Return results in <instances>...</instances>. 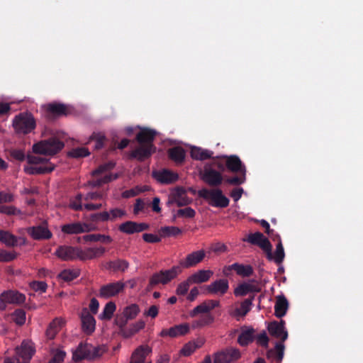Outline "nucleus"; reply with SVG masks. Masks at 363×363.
<instances>
[{
    "label": "nucleus",
    "instance_id": "obj_1",
    "mask_svg": "<svg viewBox=\"0 0 363 363\" xmlns=\"http://www.w3.org/2000/svg\"><path fill=\"white\" fill-rule=\"evenodd\" d=\"M267 330L269 334L279 339L281 342H277L274 349L269 350L267 352V358L276 357L277 360L281 361L284 357V345L283 342L288 338V332L280 328L278 321L274 320L269 323Z\"/></svg>",
    "mask_w": 363,
    "mask_h": 363
},
{
    "label": "nucleus",
    "instance_id": "obj_2",
    "mask_svg": "<svg viewBox=\"0 0 363 363\" xmlns=\"http://www.w3.org/2000/svg\"><path fill=\"white\" fill-rule=\"evenodd\" d=\"M116 163L114 162L109 161L99 166V167L92 172L94 179L90 182V184L94 187H97L117 179L120 177L118 173H107L113 169Z\"/></svg>",
    "mask_w": 363,
    "mask_h": 363
},
{
    "label": "nucleus",
    "instance_id": "obj_3",
    "mask_svg": "<svg viewBox=\"0 0 363 363\" xmlns=\"http://www.w3.org/2000/svg\"><path fill=\"white\" fill-rule=\"evenodd\" d=\"M106 352L105 347H94L91 344L80 342L76 350L73 352L72 359L74 362L82 359H94L100 357Z\"/></svg>",
    "mask_w": 363,
    "mask_h": 363
},
{
    "label": "nucleus",
    "instance_id": "obj_4",
    "mask_svg": "<svg viewBox=\"0 0 363 363\" xmlns=\"http://www.w3.org/2000/svg\"><path fill=\"white\" fill-rule=\"evenodd\" d=\"M63 147L62 141L55 137H52L35 143L32 150L35 154L51 156L60 152Z\"/></svg>",
    "mask_w": 363,
    "mask_h": 363
},
{
    "label": "nucleus",
    "instance_id": "obj_5",
    "mask_svg": "<svg viewBox=\"0 0 363 363\" xmlns=\"http://www.w3.org/2000/svg\"><path fill=\"white\" fill-rule=\"evenodd\" d=\"M199 197L208 201V203L217 208H226L229 206L230 200L223 194L220 189H201L198 191Z\"/></svg>",
    "mask_w": 363,
    "mask_h": 363
},
{
    "label": "nucleus",
    "instance_id": "obj_6",
    "mask_svg": "<svg viewBox=\"0 0 363 363\" xmlns=\"http://www.w3.org/2000/svg\"><path fill=\"white\" fill-rule=\"evenodd\" d=\"M13 126L16 133L28 134L35 128L36 123L33 114L26 111L14 117Z\"/></svg>",
    "mask_w": 363,
    "mask_h": 363
},
{
    "label": "nucleus",
    "instance_id": "obj_7",
    "mask_svg": "<svg viewBox=\"0 0 363 363\" xmlns=\"http://www.w3.org/2000/svg\"><path fill=\"white\" fill-rule=\"evenodd\" d=\"M181 272L182 269L179 266H174L169 269L161 270L159 272L154 273L150 278L147 289L150 290L159 284L163 285L168 284Z\"/></svg>",
    "mask_w": 363,
    "mask_h": 363
},
{
    "label": "nucleus",
    "instance_id": "obj_8",
    "mask_svg": "<svg viewBox=\"0 0 363 363\" xmlns=\"http://www.w3.org/2000/svg\"><path fill=\"white\" fill-rule=\"evenodd\" d=\"M35 352L33 343L29 340H23L21 345L16 348L17 363H29Z\"/></svg>",
    "mask_w": 363,
    "mask_h": 363
},
{
    "label": "nucleus",
    "instance_id": "obj_9",
    "mask_svg": "<svg viewBox=\"0 0 363 363\" xmlns=\"http://www.w3.org/2000/svg\"><path fill=\"white\" fill-rule=\"evenodd\" d=\"M140 312L137 304H130L123 308L121 313L117 314L115 318L116 325L120 328L125 326L130 320L134 319Z\"/></svg>",
    "mask_w": 363,
    "mask_h": 363
},
{
    "label": "nucleus",
    "instance_id": "obj_10",
    "mask_svg": "<svg viewBox=\"0 0 363 363\" xmlns=\"http://www.w3.org/2000/svg\"><path fill=\"white\" fill-rule=\"evenodd\" d=\"M125 289V284L121 281L109 283L101 286L98 296L102 298H109L117 296Z\"/></svg>",
    "mask_w": 363,
    "mask_h": 363
},
{
    "label": "nucleus",
    "instance_id": "obj_11",
    "mask_svg": "<svg viewBox=\"0 0 363 363\" xmlns=\"http://www.w3.org/2000/svg\"><path fill=\"white\" fill-rule=\"evenodd\" d=\"M240 357L238 349L229 347L215 354L213 363H231Z\"/></svg>",
    "mask_w": 363,
    "mask_h": 363
},
{
    "label": "nucleus",
    "instance_id": "obj_12",
    "mask_svg": "<svg viewBox=\"0 0 363 363\" xmlns=\"http://www.w3.org/2000/svg\"><path fill=\"white\" fill-rule=\"evenodd\" d=\"M203 181L211 186H218L222 184L223 176L220 172L206 164L201 177Z\"/></svg>",
    "mask_w": 363,
    "mask_h": 363
},
{
    "label": "nucleus",
    "instance_id": "obj_13",
    "mask_svg": "<svg viewBox=\"0 0 363 363\" xmlns=\"http://www.w3.org/2000/svg\"><path fill=\"white\" fill-rule=\"evenodd\" d=\"M229 289V282L225 279H217L204 286L206 294L223 296Z\"/></svg>",
    "mask_w": 363,
    "mask_h": 363
},
{
    "label": "nucleus",
    "instance_id": "obj_14",
    "mask_svg": "<svg viewBox=\"0 0 363 363\" xmlns=\"http://www.w3.org/2000/svg\"><path fill=\"white\" fill-rule=\"evenodd\" d=\"M55 255L63 261L74 260L79 257V247L70 245H60L55 252Z\"/></svg>",
    "mask_w": 363,
    "mask_h": 363
},
{
    "label": "nucleus",
    "instance_id": "obj_15",
    "mask_svg": "<svg viewBox=\"0 0 363 363\" xmlns=\"http://www.w3.org/2000/svg\"><path fill=\"white\" fill-rule=\"evenodd\" d=\"M94 230L90 225L81 223L74 222L62 225L61 230L65 234L73 235L87 233Z\"/></svg>",
    "mask_w": 363,
    "mask_h": 363
},
{
    "label": "nucleus",
    "instance_id": "obj_16",
    "mask_svg": "<svg viewBox=\"0 0 363 363\" xmlns=\"http://www.w3.org/2000/svg\"><path fill=\"white\" fill-rule=\"evenodd\" d=\"M149 225L145 223H136L134 221H125L118 226V230L125 234L140 233L149 229Z\"/></svg>",
    "mask_w": 363,
    "mask_h": 363
},
{
    "label": "nucleus",
    "instance_id": "obj_17",
    "mask_svg": "<svg viewBox=\"0 0 363 363\" xmlns=\"http://www.w3.org/2000/svg\"><path fill=\"white\" fill-rule=\"evenodd\" d=\"M27 233L33 239L36 240H48L52 236V233L45 224L29 227L27 229Z\"/></svg>",
    "mask_w": 363,
    "mask_h": 363
},
{
    "label": "nucleus",
    "instance_id": "obj_18",
    "mask_svg": "<svg viewBox=\"0 0 363 363\" xmlns=\"http://www.w3.org/2000/svg\"><path fill=\"white\" fill-rule=\"evenodd\" d=\"M80 318L83 332L86 335L91 334L95 330L96 320L87 308H84L82 310Z\"/></svg>",
    "mask_w": 363,
    "mask_h": 363
},
{
    "label": "nucleus",
    "instance_id": "obj_19",
    "mask_svg": "<svg viewBox=\"0 0 363 363\" xmlns=\"http://www.w3.org/2000/svg\"><path fill=\"white\" fill-rule=\"evenodd\" d=\"M171 196L169 203H176L178 206H186L192 202V199L186 195V189L182 186L177 187Z\"/></svg>",
    "mask_w": 363,
    "mask_h": 363
},
{
    "label": "nucleus",
    "instance_id": "obj_20",
    "mask_svg": "<svg viewBox=\"0 0 363 363\" xmlns=\"http://www.w3.org/2000/svg\"><path fill=\"white\" fill-rule=\"evenodd\" d=\"M155 150L156 147L154 145H140V147L131 152L130 157L142 162L150 157L155 152Z\"/></svg>",
    "mask_w": 363,
    "mask_h": 363
},
{
    "label": "nucleus",
    "instance_id": "obj_21",
    "mask_svg": "<svg viewBox=\"0 0 363 363\" xmlns=\"http://www.w3.org/2000/svg\"><path fill=\"white\" fill-rule=\"evenodd\" d=\"M206 256L204 250L194 251L189 254L185 259L181 260L179 264L184 268H190L200 263Z\"/></svg>",
    "mask_w": 363,
    "mask_h": 363
},
{
    "label": "nucleus",
    "instance_id": "obj_22",
    "mask_svg": "<svg viewBox=\"0 0 363 363\" xmlns=\"http://www.w3.org/2000/svg\"><path fill=\"white\" fill-rule=\"evenodd\" d=\"M1 298L2 299L4 304H21L26 301V296L17 291H4L1 294Z\"/></svg>",
    "mask_w": 363,
    "mask_h": 363
},
{
    "label": "nucleus",
    "instance_id": "obj_23",
    "mask_svg": "<svg viewBox=\"0 0 363 363\" xmlns=\"http://www.w3.org/2000/svg\"><path fill=\"white\" fill-rule=\"evenodd\" d=\"M106 252V249L103 247H88L84 250L79 247L78 259L82 261L92 259L102 256Z\"/></svg>",
    "mask_w": 363,
    "mask_h": 363
},
{
    "label": "nucleus",
    "instance_id": "obj_24",
    "mask_svg": "<svg viewBox=\"0 0 363 363\" xmlns=\"http://www.w3.org/2000/svg\"><path fill=\"white\" fill-rule=\"evenodd\" d=\"M189 331V326L187 323L174 325L169 329H163L160 335L161 337L169 336L176 337L180 335H184Z\"/></svg>",
    "mask_w": 363,
    "mask_h": 363
},
{
    "label": "nucleus",
    "instance_id": "obj_25",
    "mask_svg": "<svg viewBox=\"0 0 363 363\" xmlns=\"http://www.w3.org/2000/svg\"><path fill=\"white\" fill-rule=\"evenodd\" d=\"M223 157L225 159V164L228 171L238 172H242V169H246L245 166L242 164L238 156L233 155Z\"/></svg>",
    "mask_w": 363,
    "mask_h": 363
},
{
    "label": "nucleus",
    "instance_id": "obj_26",
    "mask_svg": "<svg viewBox=\"0 0 363 363\" xmlns=\"http://www.w3.org/2000/svg\"><path fill=\"white\" fill-rule=\"evenodd\" d=\"M255 330L253 328L242 327L238 337V342L242 347L247 346L255 339Z\"/></svg>",
    "mask_w": 363,
    "mask_h": 363
},
{
    "label": "nucleus",
    "instance_id": "obj_27",
    "mask_svg": "<svg viewBox=\"0 0 363 363\" xmlns=\"http://www.w3.org/2000/svg\"><path fill=\"white\" fill-rule=\"evenodd\" d=\"M156 132L155 130L143 128L136 135V140L140 145H154L153 141Z\"/></svg>",
    "mask_w": 363,
    "mask_h": 363
},
{
    "label": "nucleus",
    "instance_id": "obj_28",
    "mask_svg": "<svg viewBox=\"0 0 363 363\" xmlns=\"http://www.w3.org/2000/svg\"><path fill=\"white\" fill-rule=\"evenodd\" d=\"M46 111L54 116H67L69 113L67 105L61 103H50L46 106Z\"/></svg>",
    "mask_w": 363,
    "mask_h": 363
},
{
    "label": "nucleus",
    "instance_id": "obj_29",
    "mask_svg": "<svg viewBox=\"0 0 363 363\" xmlns=\"http://www.w3.org/2000/svg\"><path fill=\"white\" fill-rule=\"evenodd\" d=\"M145 322L143 320H139L129 327L123 326L119 328V334L125 338L132 337L133 335L137 333L141 329L145 327Z\"/></svg>",
    "mask_w": 363,
    "mask_h": 363
},
{
    "label": "nucleus",
    "instance_id": "obj_30",
    "mask_svg": "<svg viewBox=\"0 0 363 363\" xmlns=\"http://www.w3.org/2000/svg\"><path fill=\"white\" fill-rule=\"evenodd\" d=\"M213 274L211 270L201 269L194 273L189 278V282L191 284H201L208 281Z\"/></svg>",
    "mask_w": 363,
    "mask_h": 363
},
{
    "label": "nucleus",
    "instance_id": "obj_31",
    "mask_svg": "<svg viewBox=\"0 0 363 363\" xmlns=\"http://www.w3.org/2000/svg\"><path fill=\"white\" fill-rule=\"evenodd\" d=\"M152 352V349L147 345L138 347L133 353L130 363H144L145 357Z\"/></svg>",
    "mask_w": 363,
    "mask_h": 363
},
{
    "label": "nucleus",
    "instance_id": "obj_32",
    "mask_svg": "<svg viewBox=\"0 0 363 363\" xmlns=\"http://www.w3.org/2000/svg\"><path fill=\"white\" fill-rule=\"evenodd\" d=\"M155 177L160 183L167 184L174 183L179 178L178 174L168 169L156 172Z\"/></svg>",
    "mask_w": 363,
    "mask_h": 363
},
{
    "label": "nucleus",
    "instance_id": "obj_33",
    "mask_svg": "<svg viewBox=\"0 0 363 363\" xmlns=\"http://www.w3.org/2000/svg\"><path fill=\"white\" fill-rule=\"evenodd\" d=\"M261 289L259 286L251 284L250 283L240 284L234 290L235 296H244L249 293L259 292Z\"/></svg>",
    "mask_w": 363,
    "mask_h": 363
},
{
    "label": "nucleus",
    "instance_id": "obj_34",
    "mask_svg": "<svg viewBox=\"0 0 363 363\" xmlns=\"http://www.w3.org/2000/svg\"><path fill=\"white\" fill-rule=\"evenodd\" d=\"M55 169L54 166L52 164L49 165H28L24 167V172L30 175L35 174H43L50 173L53 171Z\"/></svg>",
    "mask_w": 363,
    "mask_h": 363
},
{
    "label": "nucleus",
    "instance_id": "obj_35",
    "mask_svg": "<svg viewBox=\"0 0 363 363\" xmlns=\"http://www.w3.org/2000/svg\"><path fill=\"white\" fill-rule=\"evenodd\" d=\"M168 156L176 164H182L185 160L186 152L183 147L176 146L169 149Z\"/></svg>",
    "mask_w": 363,
    "mask_h": 363
},
{
    "label": "nucleus",
    "instance_id": "obj_36",
    "mask_svg": "<svg viewBox=\"0 0 363 363\" xmlns=\"http://www.w3.org/2000/svg\"><path fill=\"white\" fill-rule=\"evenodd\" d=\"M190 155L192 159L203 161L211 158L213 152L199 147H193L191 149Z\"/></svg>",
    "mask_w": 363,
    "mask_h": 363
},
{
    "label": "nucleus",
    "instance_id": "obj_37",
    "mask_svg": "<svg viewBox=\"0 0 363 363\" xmlns=\"http://www.w3.org/2000/svg\"><path fill=\"white\" fill-rule=\"evenodd\" d=\"M230 268L233 269L236 274L242 277H249L254 273V269L250 264H243L235 262L230 264Z\"/></svg>",
    "mask_w": 363,
    "mask_h": 363
},
{
    "label": "nucleus",
    "instance_id": "obj_38",
    "mask_svg": "<svg viewBox=\"0 0 363 363\" xmlns=\"http://www.w3.org/2000/svg\"><path fill=\"white\" fill-rule=\"evenodd\" d=\"M289 307L287 299L284 296H279L274 306V313L277 318H282L286 313Z\"/></svg>",
    "mask_w": 363,
    "mask_h": 363
},
{
    "label": "nucleus",
    "instance_id": "obj_39",
    "mask_svg": "<svg viewBox=\"0 0 363 363\" xmlns=\"http://www.w3.org/2000/svg\"><path fill=\"white\" fill-rule=\"evenodd\" d=\"M0 242L8 247H15L18 244V239L9 231L0 230Z\"/></svg>",
    "mask_w": 363,
    "mask_h": 363
},
{
    "label": "nucleus",
    "instance_id": "obj_40",
    "mask_svg": "<svg viewBox=\"0 0 363 363\" xmlns=\"http://www.w3.org/2000/svg\"><path fill=\"white\" fill-rule=\"evenodd\" d=\"M128 267L129 263L126 260L118 259L107 262L106 267L113 272H125Z\"/></svg>",
    "mask_w": 363,
    "mask_h": 363
},
{
    "label": "nucleus",
    "instance_id": "obj_41",
    "mask_svg": "<svg viewBox=\"0 0 363 363\" xmlns=\"http://www.w3.org/2000/svg\"><path fill=\"white\" fill-rule=\"evenodd\" d=\"M82 238L86 242H100L104 244H109L113 241L111 236L102 234H89L84 235Z\"/></svg>",
    "mask_w": 363,
    "mask_h": 363
},
{
    "label": "nucleus",
    "instance_id": "obj_42",
    "mask_svg": "<svg viewBox=\"0 0 363 363\" xmlns=\"http://www.w3.org/2000/svg\"><path fill=\"white\" fill-rule=\"evenodd\" d=\"M214 322V317L211 314H205L201 315L198 320L191 323V328H199L210 325Z\"/></svg>",
    "mask_w": 363,
    "mask_h": 363
},
{
    "label": "nucleus",
    "instance_id": "obj_43",
    "mask_svg": "<svg viewBox=\"0 0 363 363\" xmlns=\"http://www.w3.org/2000/svg\"><path fill=\"white\" fill-rule=\"evenodd\" d=\"M214 322V317L211 314H205L201 315L198 320L191 323V328H199L210 325Z\"/></svg>",
    "mask_w": 363,
    "mask_h": 363
},
{
    "label": "nucleus",
    "instance_id": "obj_44",
    "mask_svg": "<svg viewBox=\"0 0 363 363\" xmlns=\"http://www.w3.org/2000/svg\"><path fill=\"white\" fill-rule=\"evenodd\" d=\"M80 275L79 269H65L59 274V277L65 281H71Z\"/></svg>",
    "mask_w": 363,
    "mask_h": 363
},
{
    "label": "nucleus",
    "instance_id": "obj_45",
    "mask_svg": "<svg viewBox=\"0 0 363 363\" xmlns=\"http://www.w3.org/2000/svg\"><path fill=\"white\" fill-rule=\"evenodd\" d=\"M158 233L161 238H166L177 236L182 233V230L180 228L175 226H164L158 230Z\"/></svg>",
    "mask_w": 363,
    "mask_h": 363
},
{
    "label": "nucleus",
    "instance_id": "obj_46",
    "mask_svg": "<svg viewBox=\"0 0 363 363\" xmlns=\"http://www.w3.org/2000/svg\"><path fill=\"white\" fill-rule=\"evenodd\" d=\"M116 306L114 302L109 301L107 303L102 311V313L100 314L99 318L101 320H111L115 311H116Z\"/></svg>",
    "mask_w": 363,
    "mask_h": 363
},
{
    "label": "nucleus",
    "instance_id": "obj_47",
    "mask_svg": "<svg viewBox=\"0 0 363 363\" xmlns=\"http://www.w3.org/2000/svg\"><path fill=\"white\" fill-rule=\"evenodd\" d=\"M27 162L30 165H49V160L40 155H28L26 157Z\"/></svg>",
    "mask_w": 363,
    "mask_h": 363
},
{
    "label": "nucleus",
    "instance_id": "obj_48",
    "mask_svg": "<svg viewBox=\"0 0 363 363\" xmlns=\"http://www.w3.org/2000/svg\"><path fill=\"white\" fill-rule=\"evenodd\" d=\"M277 238L278 243L277 245L276 251L274 253V257H273V259L277 264H279L283 262L285 254L281 238L279 235H277Z\"/></svg>",
    "mask_w": 363,
    "mask_h": 363
},
{
    "label": "nucleus",
    "instance_id": "obj_49",
    "mask_svg": "<svg viewBox=\"0 0 363 363\" xmlns=\"http://www.w3.org/2000/svg\"><path fill=\"white\" fill-rule=\"evenodd\" d=\"M239 175L228 178L226 182L231 185H240L246 180V169L236 172Z\"/></svg>",
    "mask_w": 363,
    "mask_h": 363
},
{
    "label": "nucleus",
    "instance_id": "obj_50",
    "mask_svg": "<svg viewBox=\"0 0 363 363\" xmlns=\"http://www.w3.org/2000/svg\"><path fill=\"white\" fill-rule=\"evenodd\" d=\"M255 296H252L250 298L245 299L240 304V308L237 309L238 313L242 316H245L250 311V307L252 304Z\"/></svg>",
    "mask_w": 363,
    "mask_h": 363
},
{
    "label": "nucleus",
    "instance_id": "obj_51",
    "mask_svg": "<svg viewBox=\"0 0 363 363\" xmlns=\"http://www.w3.org/2000/svg\"><path fill=\"white\" fill-rule=\"evenodd\" d=\"M263 251L267 254V258L269 260L273 259V255L272 252V246L269 240L264 237V238L257 245Z\"/></svg>",
    "mask_w": 363,
    "mask_h": 363
},
{
    "label": "nucleus",
    "instance_id": "obj_52",
    "mask_svg": "<svg viewBox=\"0 0 363 363\" xmlns=\"http://www.w3.org/2000/svg\"><path fill=\"white\" fill-rule=\"evenodd\" d=\"M89 152L86 147H77L74 148L69 152V156L74 158H80L88 156Z\"/></svg>",
    "mask_w": 363,
    "mask_h": 363
},
{
    "label": "nucleus",
    "instance_id": "obj_53",
    "mask_svg": "<svg viewBox=\"0 0 363 363\" xmlns=\"http://www.w3.org/2000/svg\"><path fill=\"white\" fill-rule=\"evenodd\" d=\"M196 215L195 211L191 207L179 209L177 211L175 217H182L186 218H193Z\"/></svg>",
    "mask_w": 363,
    "mask_h": 363
},
{
    "label": "nucleus",
    "instance_id": "obj_54",
    "mask_svg": "<svg viewBox=\"0 0 363 363\" xmlns=\"http://www.w3.org/2000/svg\"><path fill=\"white\" fill-rule=\"evenodd\" d=\"M209 312L210 311L208 310V308L207 305L203 301L201 304H199L197 306H196L192 311H191L189 312V315L191 318H194V317L196 316L199 313L210 314Z\"/></svg>",
    "mask_w": 363,
    "mask_h": 363
},
{
    "label": "nucleus",
    "instance_id": "obj_55",
    "mask_svg": "<svg viewBox=\"0 0 363 363\" xmlns=\"http://www.w3.org/2000/svg\"><path fill=\"white\" fill-rule=\"evenodd\" d=\"M264 238V235L260 232L250 233L248 235L247 238L244 240L252 245H257Z\"/></svg>",
    "mask_w": 363,
    "mask_h": 363
},
{
    "label": "nucleus",
    "instance_id": "obj_56",
    "mask_svg": "<svg viewBox=\"0 0 363 363\" xmlns=\"http://www.w3.org/2000/svg\"><path fill=\"white\" fill-rule=\"evenodd\" d=\"M110 219V214L108 211L93 213L90 216V220L93 222L108 221Z\"/></svg>",
    "mask_w": 363,
    "mask_h": 363
},
{
    "label": "nucleus",
    "instance_id": "obj_57",
    "mask_svg": "<svg viewBox=\"0 0 363 363\" xmlns=\"http://www.w3.org/2000/svg\"><path fill=\"white\" fill-rule=\"evenodd\" d=\"M13 317L14 322L18 325H22L26 322V312L22 309L16 310Z\"/></svg>",
    "mask_w": 363,
    "mask_h": 363
},
{
    "label": "nucleus",
    "instance_id": "obj_58",
    "mask_svg": "<svg viewBox=\"0 0 363 363\" xmlns=\"http://www.w3.org/2000/svg\"><path fill=\"white\" fill-rule=\"evenodd\" d=\"M257 344L264 347L267 348L269 345V339L267 335V333L263 330L259 335H255V339Z\"/></svg>",
    "mask_w": 363,
    "mask_h": 363
},
{
    "label": "nucleus",
    "instance_id": "obj_59",
    "mask_svg": "<svg viewBox=\"0 0 363 363\" xmlns=\"http://www.w3.org/2000/svg\"><path fill=\"white\" fill-rule=\"evenodd\" d=\"M90 140L96 142L95 149L99 150L103 147L106 138L104 135L94 133L91 135Z\"/></svg>",
    "mask_w": 363,
    "mask_h": 363
},
{
    "label": "nucleus",
    "instance_id": "obj_60",
    "mask_svg": "<svg viewBox=\"0 0 363 363\" xmlns=\"http://www.w3.org/2000/svg\"><path fill=\"white\" fill-rule=\"evenodd\" d=\"M198 347H199V346L196 345L195 343L189 342L182 347L180 353L185 357H188L191 355Z\"/></svg>",
    "mask_w": 363,
    "mask_h": 363
},
{
    "label": "nucleus",
    "instance_id": "obj_61",
    "mask_svg": "<svg viewBox=\"0 0 363 363\" xmlns=\"http://www.w3.org/2000/svg\"><path fill=\"white\" fill-rule=\"evenodd\" d=\"M30 288L34 291H39L41 293L45 292L48 285L45 281H33L30 284Z\"/></svg>",
    "mask_w": 363,
    "mask_h": 363
},
{
    "label": "nucleus",
    "instance_id": "obj_62",
    "mask_svg": "<svg viewBox=\"0 0 363 363\" xmlns=\"http://www.w3.org/2000/svg\"><path fill=\"white\" fill-rule=\"evenodd\" d=\"M190 284H192L191 282H189V278L184 281L180 283L177 288L176 293L177 295L184 296L186 294Z\"/></svg>",
    "mask_w": 363,
    "mask_h": 363
},
{
    "label": "nucleus",
    "instance_id": "obj_63",
    "mask_svg": "<svg viewBox=\"0 0 363 363\" xmlns=\"http://www.w3.org/2000/svg\"><path fill=\"white\" fill-rule=\"evenodd\" d=\"M0 213L6 214V215H19L21 214V211L16 208L14 206H0Z\"/></svg>",
    "mask_w": 363,
    "mask_h": 363
},
{
    "label": "nucleus",
    "instance_id": "obj_64",
    "mask_svg": "<svg viewBox=\"0 0 363 363\" xmlns=\"http://www.w3.org/2000/svg\"><path fill=\"white\" fill-rule=\"evenodd\" d=\"M108 213L110 214V220H113L116 218H121L126 215L125 210L118 208L111 209Z\"/></svg>",
    "mask_w": 363,
    "mask_h": 363
}]
</instances>
